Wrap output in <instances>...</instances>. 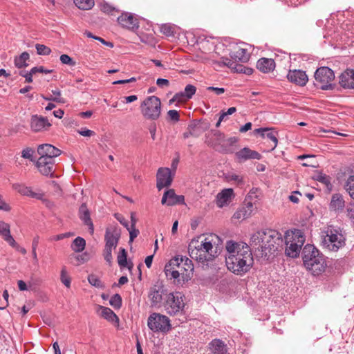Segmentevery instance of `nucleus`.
<instances>
[{
	"label": "nucleus",
	"mask_w": 354,
	"mask_h": 354,
	"mask_svg": "<svg viewBox=\"0 0 354 354\" xmlns=\"http://www.w3.org/2000/svg\"><path fill=\"white\" fill-rule=\"evenodd\" d=\"M225 248V263L227 269L236 275L242 276L253 266L254 259L250 247L245 243L228 241Z\"/></svg>",
	"instance_id": "f257e3e1"
},
{
	"label": "nucleus",
	"mask_w": 354,
	"mask_h": 354,
	"mask_svg": "<svg viewBox=\"0 0 354 354\" xmlns=\"http://www.w3.org/2000/svg\"><path fill=\"white\" fill-rule=\"evenodd\" d=\"M221 239L216 234L199 236L193 239L188 245L190 257L199 263L213 261L221 252Z\"/></svg>",
	"instance_id": "f03ea898"
},
{
	"label": "nucleus",
	"mask_w": 354,
	"mask_h": 354,
	"mask_svg": "<svg viewBox=\"0 0 354 354\" xmlns=\"http://www.w3.org/2000/svg\"><path fill=\"white\" fill-rule=\"evenodd\" d=\"M250 243L257 257L268 260L274 252L282 247L283 238L278 231L267 229L253 234Z\"/></svg>",
	"instance_id": "7ed1b4c3"
},
{
	"label": "nucleus",
	"mask_w": 354,
	"mask_h": 354,
	"mask_svg": "<svg viewBox=\"0 0 354 354\" xmlns=\"http://www.w3.org/2000/svg\"><path fill=\"white\" fill-rule=\"evenodd\" d=\"M192 261L187 257L176 256L165 266L164 272L167 279H174L178 285L189 280L193 274Z\"/></svg>",
	"instance_id": "20e7f679"
},
{
	"label": "nucleus",
	"mask_w": 354,
	"mask_h": 354,
	"mask_svg": "<svg viewBox=\"0 0 354 354\" xmlns=\"http://www.w3.org/2000/svg\"><path fill=\"white\" fill-rule=\"evenodd\" d=\"M301 257L304 266L313 275H319L325 270L326 259L313 245H306L302 250Z\"/></svg>",
	"instance_id": "39448f33"
},
{
	"label": "nucleus",
	"mask_w": 354,
	"mask_h": 354,
	"mask_svg": "<svg viewBox=\"0 0 354 354\" xmlns=\"http://www.w3.org/2000/svg\"><path fill=\"white\" fill-rule=\"evenodd\" d=\"M322 245L330 251L336 252L345 245V236L340 227L328 226L322 232Z\"/></svg>",
	"instance_id": "423d86ee"
},
{
	"label": "nucleus",
	"mask_w": 354,
	"mask_h": 354,
	"mask_svg": "<svg viewBox=\"0 0 354 354\" xmlns=\"http://www.w3.org/2000/svg\"><path fill=\"white\" fill-rule=\"evenodd\" d=\"M304 242L305 237L300 230L286 232L285 235L286 254L292 258L297 257Z\"/></svg>",
	"instance_id": "0eeeda50"
},
{
	"label": "nucleus",
	"mask_w": 354,
	"mask_h": 354,
	"mask_svg": "<svg viewBox=\"0 0 354 354\" xmlns=\"http://www.w3.org/2000/svg\"><path fill=\"white\" fill-rule=\"evenodd\" d=\"M184 295L180 292H168L162 303L165 310L169 315H176L183 311Z\"/></svg>",
	"instance_id": "6e6552de"
},
{
	"label": "nucleus",
	"mask_w": 354,
	"mask_h": 354,
	"mask_svg": "<svg viewBox=\"0 0 354 354\" xmlns=\"http://www.w3.org/2000/svg\"><path fill=\"white\" fill-rule=\"evenodd\" d=\"M141 113L145 118L156 120L161 113L160 100L154 95L147 97L140 105Z\"/></svg>",
	"instance_id": "1a4fd4ad"
},
{
	"label": "nucleus",
	"mask_w": 354,
	"mask_h": 354,
	"mask_svg": "<svg viewBox=\"0 0 354 354\" xmlns=\"http://www.w3.org/2000/svg\"><path fill=\"white\" fill-rule=\"evenodd\" d=\"M315 86L322 90H333L335 85L333 84L335 74L330 68L324 66L317 69L315 73Z\"/></svg>",
	"instance_id": "9d476101"
},
{
	"label": "nucleus",
	"mask_w": 354,
	"mask_h": 354,
	"mask_svg": "<svg viewBox=\"0 0 354 354\" xmlns=\"http://www.w3.org/2000/svg\"><path fill=\"white\" fill-rule=\"evenodd\" d=\"M230 55L232 60L223 57V64L232 69H235L237 72H242V69H239L242 66H239L236 62H247L250 57V53L245 48H238L235 51L232 52Z\"/></svg>",
	"instance_id": "9b49d317"
},
{
	"label": "nucleus",
	"mask_w": 354,
	"mask_h": 354,
	"mask_svg": "<svg viewBox=\"0 0 354 354\" xmlns=\"http://www.w3.org/2000/svg\"><path fill=\"white\" fill-rule=\"evenodd\" d=\"M147 325L150 330L154 332H167L170 330L171 326L169 319L163 315L153 313L147 320Z\"/></svg>",
	"instance_id": "f8f14e48"
},
{
	"label": "nucleus",
	"mask_w": 354,
	"mask_h": 354,
	"mask_svg": "<svg viewBox=\"0 0 354 354\" xmlns=\"http://www.w3.org/2000/svg\"><path fill=\"white\" fill-rule=\"evenodd\" d=\"M168 294L162 285L156 284L151 287L149 291V299L152 306L159 307L164 302V299Z\"/></svg>",
	"instance_id": "ddd939ff"
},
{
	"label": "nucleus",
	"mask_w": 354,
	"mask_h": 354,
	"mask_svg": "<svg viewBox=\"0 0 354 354\" xmlns=\"http://www.w3.org/2000/svg\"><path fill=\"white\" fill-rule=\"evenodd\" d=\"M156 187L158 190L170 186L172 182L170 169L167 167L159 168L156 174Z\"/></svg>",
	"instance_id": "4468645a"
},
{
	"label": "nucleus",
	"mask_w": 354,
	"mask_h": 354,
	"mask_svg": "<svg viewBox=\"0 0 354 354\" xmlns=\"http://www.w3.org/2000/svg\"><path fill=\"white\" fill-rule=\"evenodd\" d=\"M161 203L168 206L185 204V197L183 195H176L174 189H170L165 192Z\"/></svg>",
	"instance_id": "2eb2a0df"
},
{
	"label": "nucleus",
	"mask_w": 354,
	"mask_h": 354,
	"mask_svg": "<svg viewBox=\"0 0 354 354\" xmlns=\"http://www.w3.org/2000/svg\"><path fill=\"white\" fill-rule=\"evenodd\" d=\"M40 157L46 158V160H54L55 157L60 155L61 151L50 144L40 145L37 148Z\"/></svg>",
	"instance_id": "dca6fc26"
},
{
	"label": "nucleus",
	"mask_w": 354,
	"mask_h": 354,
	"mask_svg": "<svg viewBox=\"0 0 354 354\" xmlns=\"http://www.w3.org/2000/svg\"><path fill=\"white\" fill-rule=\"evenodd\" d=\"M55 160H46V158L39 157L36 162V166L39 172L44 176H52L55 171Z\"/></svg>",
	"instance_id": "f3484780"
},
{
	"label": "nucleus",
	"mask_w": 354,
	"mask_h": 354,
	"mask_svg": "<svg viewBox=\"0 0 354 354\" xmlns=\"http://www.w3.org/2000/svg\"><path fill=\"white\" fill-rule=\"evenodd\" d=\"M287 78L290 82L302 86H305L308 80L307 75L301 70H290Z\"/></svg>",
	"instance_id": "a211bd4d"
},
{
	"label": "nucleus",
	"mask_w": 354,
	"mask_h": 354,
	"mask_svg": "<svg viewBox=\"0 0 354 354\" xmlns=\"http://www.w3.org/2000/svg\"><path fill=\"white\" fill-rule=\"evenodd\" d=\"M51 126L47 118L34 115L31 118L30 128L35 132L46 130Z\"/></svg>",
	"instance_id": "6ab92c4d"
},
{
	"label": "nucleus",
	"mask_w": 354,
	"mask_h": 354,
	"mask_svg": "<svg viewBox=\"0 0 354 354\" xmlns=\"http://www.w3.org/2000/svg\"><path fill=\"white\" fill-rule=\"evenodd\" d=\"M251 196L249 195L246 198L244 205L239 209L234 214V217L239 220H244L252 215L254 211V205L251 201H248V198Z\"/></svg>",
	"instance_id": "aec40b11"
},
{
	"label": "nucleus",
	"mask_w": 354,
	"mask_h": 354,
	"mask_svg": "<svg viewBox=\"0 0 354 354\" xmlns=\"http://www.w3.org/2000/svg\"><path fill=\"white\" fill-rule=\"evenodd\" d=\"M118 24L128 29H137L138 28V21L132 14L123 13L118 17Z\"/></svg>",
	"instance_id": "412c9836"
},
{
	"label": "nucleus",
	"mask_w": 354,
	"mask_h": 354,
	"mask_svg": "<svg viewBox=\"0 0 354 354\" xmlns=\"http://www.w3.org/2000/svg\"><path fill=\"white\" fill-rule=\"evenodd\" d=\"M236 158L239 162L245 161L249 159L260 160L261 156L256 151L248 147H244L235 153Z\"/></svg>",
	"instance_id": "4be33fe9"
},
{
	"label": "nucleus",
	"mask_w": 354,
	"mask_h": 354,
	"mask_svg": "<svg viewBox=\"0 0 354 354\" xmlns=\"http://www.w3.org/2000/svg\"><path fill=\"white\" fill-rule=\"evenodd\" d=\"M339 83L344 88H354V70L347 69L339 77Z\"/></svg>",
	"instance_id": "5701e85b"
},
{
	"label": "nucleus",
	"mask_w": 354,
	"mask_h": 354,
	"mask_svg": "<svg viewBox=\"0 0 354 354\" xmlns=\"http://www.w3.org/2000/svg\"><path fill=\"white\" fill-rule=\"evenodd\" d=\"M79 216L84 225L88 226L89 233L93 234L94 232V227L90 216V212L85 203L82 204V205L80 207Z\"/></svg>",
	"instance_id": "b1692460"
},
{
	"label": "nucleus",
	"mask_w": 354,
	"mask_h": 354,
	"mask_svg": "<svg viewBox=\"0 0 354 354\" xmlns=\"http://www.w3.org/2000/svg\"><path fill=\"white\" fill-rule=\"evenodd\" d=\"M234 196L233 189L231 188L224 189L216 196V204L219 207L228 205Z\"/></svg>",
	"instance_id": "393cba45"
},
{
	"label": "nucleus",
	"mask_w": 354,
	"mask_h": 354,
	"mask_svg": "<svg viewBox=\"0 0 354 354\" xmlns=\"http://www.w3.org/2000/svg\"><path fill=\"white\" fill-rule=\"evenodd\" d=\"M12 187L15 190L23 196H26L37 199H41L43 196L42 194L33 192L31 187H27L24 184L15 183L13 184Z\"/></svg>",
	"instance_id": "a878e982"
},
{
	"label": "nucleus",
	"mask_w": 354,
	"mask_h": 354,
	"mask_svg": "<svg viewBox=\"0 0 354 354\" xmlns=\"http://www.w3.org/2000/svg\"><path fill=\"white\" fill-rule=\"evenodd\" d=\"M209 349L213 354H227V344L219 339H214L209 343Z\"/></svg>",
	"instance_id": "bb28decb"
},
{
	"label": "nucleus",
	"mask_w": 354,
	"mask_h": 354,
	"mask_svg": "<svg viewBox=\"0 0 354 354\" xmlns=\"http://www.w3.org/2000/svg\"><path fill=\"white\" fill-rule=\"evenodd\" d=\"M257 68L264 73L272 71L275 68V62L272 59L261 58L257 63Z\"/></svg>",
	"instance_id": "cd10ccee"
},
{
	"label": "nucleus",
	"mask_w": 354,
	"mask_h": 354,
	"mask_svg": "<svg viewBox=\"0 0 354 354\" xmlns=\"http://www.w3.org/2000/svg\"><path fill=\"white\" fill-rule=\"evenodd\" d=\"M345 206V201L342 195L340 194H334L330 200L329 207L330 210L335 212H342Z\"/></svg>",
	"instance_id": "c85d7f7f"
},
{
	"label": "nucleus",
	"mask_w": 354,
	"mask_h": 354,
	"mask_svg": "<svg viewBox=\"0 0 354 354\" xmlns=\"http://www.w3.org/2000/svg\"><path fill=\"white\" fill-rule=\"evenodd\" d=\"M118 263L120 269L127 268L129 271L133 268V263L131 262H127V253L124 248H120V252L117 257Z\"/></svg>",
	"instance_id": "c756f323"
},
{
	"label": "nucleus",
	"mask_w": 354,
	"mask_h": 354,
	"mask_svg": "<svg viewBox=\"0 0 354 354\" xmlns=\"http://www.w3.org/2000/svg\"><path fill=\"white\" fill-rule=\"evenodd\" d=\"M105 241L104 259L107 262L111 263V232L109 228L106 230Z\"/></svg>",
	"instance_id": "7c9ffc66"
},
{
	"label": "nucleus",
	"mask_w": 354,
	"mask_h": 354,
	"mask_svg": "<svg viewBox=\"0 0 354 354\" xmlns=\"http://www.w3.org/2000/svg\"><path fill=\"white\" fill-rule=\"evenodd\" d=\"M277 133L271 131L270 129H267L264 133L262 134L263 138H267L271 141L270 150H273L277 146L278 140L277 138Z\"/></svg>",
	"instance_id": "2f4dec72"
},
{
	"label": "nucleus",
	"mask_w": 354,
	"mask_h": 354,
	"mask_svg": "<svg viewBox=\"0 0 354 354\" xmlns=\"http://www.w3.org/2000/svg\"><path fill=\"white\" fill-rule=\"evenodd\" d=\"M30 55L27 52L22 53L19 57L15 59V65L18 68L26 67V61L29 59Z\"/></svg>",
	"instance_id": "473e14b6"
},
{
	"label": "nucleus",
	"mask_w": 354,
	"mask_h": 354,
	"mask_svg": "<svg viewBox=\"0 0 354 354\" xmlns=\"http://www.w3.org/2000/svg\"><path fill=\"white\" fill-rule=\"evenodd\" d=\"M53 96H44L41 95L43 99L47 101H53L58 103H65V100L62 97L61 91L59 89L52 91Z\"/></svg>",
	"instance_id": "72a5a7b5"
},
{
	"label": "nucleus",
	"mask_w": 354,
	"mask_h": 354,
	"mask_svg": "<svg viewBox=\"0 0 354 354\" xmlns=\"http://www.w3.org/2000/svg\"><path fill=\"white\" fill-rule=\"evenodd\" d=\"M73 1L79 9L83 10L91 9L95 4L94 0H73Z\"/></svg>",
	"instance_id": "f704fd0d"
},
{
	"label": "nucleus",
	"mask_w": 354,
	"mask_h": 354,
	"mask_svg": "<svg viewBox=\"0 0 354 354\" xmlns=\"http://www.w3.org/2000/svg\"><path fill=\"white\" fill-rule=\"evenodd\" d=\"M85 245V240L83 238L78 236L73 240L71 244V248L76 252H80L84 250Z\"/></svg>",
	"instance_id": "c9c22d12"
},
{
	"label": "nucleus",
	"mask_w": 354,
	"mask_h": 354,
	"mask_svg": "<svg viewBox=\"0 0 354 354\" xmlns=\"http://www.w3.org/2000/svg\"><path fill=\"white\" fill-rule=\"evenodd\" d=\"M211 136L214 140V142L208 141V144L211 145L220 144L224 140V134L218 130H212Z\"/></svg>",
	"instance_id": "e433bc0d"
},
{
	"label": "nucleus",
	"mask_w": 354,
	"mask_h": 354,
	"mask_svg": "<svg viewBox=\"0 0 354 354\" xmlns=\"http://www.w3.org/2000/svg\"><path fill=\"white\" fill-rule=\"evenodd\" d=\"M97 314L106 319L108 321H111V309L107 307H104L102 306H97Z\"/></svg>",
	"instance_id": "4c0bfd02"
},
{
	"label": "nucleus",
	"mask_w": 354,
	"mask_h": 354,
	"mask_svg": "<svg viewBox=\"0 0 354 354\" xmlns=\"http://www.w3.org/2000/svg\"><path fill=\"white\" fill-rule=\"evenodd\" d=\"M345 188L350 196L354 199V175L349 176L346 183Z\"/></svg>",
	"instance_id": "58836bf2"
},
{
	"label": "nucleus",
	"mask_w": 354,
	"mask_h": 354,
	"mask_svg": "<svg viewBox=\"0 0 354 354\" xmlns=\"http://www.w3.org/2000/svg\"><path fill=\"white\" fill-rule=\"evenodd\" d=\"M88 281L89 283L97 288H102L103 284L102 282L100 280V279L95 274H89L88 276Z\"/></svg>",
	"instance_id": "ea45409f"
},
{
	"label": "nucleus",
	"mask_w": 354,
	"mask_h": 354,
	"mask_svg": "<svg viewBox=\"0 0 354 354\" xmlns=\"http://www.w3.org/2000/svg\"><path fill=\"white\" fill-rule=\"evenodd\" d=\"M60 280L67 288L71 286V278L67 275L66 267L61 270Z\"/></svg>",
	"instance_id": "a19ab883"
},
{
	"label": "nucleus",
	"mask_w": 354,
	"mask_h": 354,
	"mask_svg": "<svg viewBox=\"0 0 354 354\" xmlns=\"http://www.w3.org/2000/svg\"><path fill=\"white\" fill-rule=\"evenodd\" d=\"M35 48L37 53L40 55H48L51 53L50 48L44 44H37Z\"/></svg>",
	"instance_id": "79ce46f5"
},
{
	"label": "nucleus",
	"mask_w": 354,
	"mask_h": 354,
	"mask_svg": "<svg viewBox=\"0 0 354 354\" xmlns=\"http://www.w3.org/2000/svg\"><path fill=\"white\" fill-rule=\"evenodd\" d=\"M317 180L324 184L328 189H330L332 185L330 183V177L326 174H320L317 175Z\"/></svg>",
	"instance_id": "37998d69"
},
{
	"label": "nucleus",
	"mask_w": 354,
	"mask_h": 354,
	"mask_svg": "<svg viewBox=\"0 0 354 354\" xmlns=\"http://www.w3.org/2000/svg\"><path fill=\"white\" fill-rule=\"evenodd\" d=\"M196 91V88L192 84H187L184 90V94L185 95V97L187 99H190L193 97V95L195 94Z\"/></svg>",
	"instance_id": "c03bdc74"
},
{
	"label": "nucleus",
	"mask_w": 354,
	"mask_h": 354,
	"mask_svg": "<svg viewBox=\"0 0 354 354\" xmlns=\"http://www.w3.org/2000/svg\"><path fill=\"white\" fill-rule=\"evenodd\" d=\"M122 306V297L119 294L112 296V307L115 309H120Z\"/></svg>",
	"instance_id": "a18cd8bd"
},
{
	"label": "nucleus",
	"mask_w": 354,
	"mask_h": 354,
	"mask_svg": "<svg viewBox=\"0 0 354 354\" xmlns=\"http://www.w3.org/2000/svg\"><path fill=\"white\" fill-rule=\"evenodd\" d=\"M167 120L171 122H177L180 120V115L176 110H169L167 112Z\"/></svg>",
	"instance_id": "49530a36"
},
{
	"label": "nucleus",
	"mask_w": 354,
	"mask_h": 354,
	"mask_svg": "<svg viewBox=\"0 0 354 354\" xmlns=\"http://www.w3.org/2000/svg\"><path fill=\"white\" fill-rule=\"evenodd\" d=\"M10 232L9 224L0 221V235L3 237V239Z\"/></svg>",
	"instance_id": "de8ad7c7"
},
{
	"label": "nucleus",
	"mask_w": 354,
	"mask_h": 354,
	"mask_svg": "<svg viewBox=\"0 0 354 354\" xmlns=\"http://www.w3.org/2000/svg\"><path fill=\"white\" fill-rule=\"evenodd\" d=\"M160 31L166 36H171L174 35V28L168 24H164L160 27Z\"/></svg>",
	"instance_id": "09e8293b"
},
{
	"label": "nucleus",
	"mask_w": 354,
	"mask_h": 354,
	"mask_svg": "<svg viewBox=\"0 0 354 354\" xmlns=\"http://www.w3.org/2000/svg\"><path fill=\"white\" fill-rule=\"evenodd\" d=\"M3 239L12 248H19V245L17 244V243L15 241L14 238L10 234V232L6 234Z\"/></svg>",
	"instance_id": "8fccbe9b"
},
{
	"label": "nucleus",
	"mask_w": 354,
	"mask_h": 354,
	"mask_svg": "<svg viewBox=\"0 0 354 354\" xmlns=\"http://www.w3.org/2000/svg\"><path fill=\"white\" fill-rule=\"evenodd\" d=\"M3 239L12 248H19V245L17 244V243L15 241L14 238L10 234V232L6 234Z\"/></svg>",
	"instance_id": "3c124183"
},
{
	"label": "nucleus",
	"mask_w": 354,
	"mask_h": 354,
	"mask_svg": "<svg viewBox=\"0 0 354 354\" xmlns=\"http://www.w3.org/2000/svg\"><path fill=\"white\" fill-rule=\"evenodd\" d=\"M35 151L30 147H27L24 149L21 152V157L26 159H29L31 161H32V155L34 153Z\"/></svg>",
	"instance_id": "603ef678"
},
{
	"label": "nucleus",
	"mask_w": 354,
	"mask_h": 354,
	"mask_svg": "<svg viewBox=\"0 0 354 354\" xmlns=\"http://www.w3.org/2000/svg\"><path fill=\"white\" fill-rule=\"evenodd\" d=\"M60 61L64 64H67L68 66H74L75 62L73 60V59L69 57L68 55H62L60 56Z\"/></svg>",
	"instance_id": "864d4df0"
},
{
	"label": "nucleus",
	"mask_w": 354,
	"mask_h": 354,
	"mask_svg": "<svg viewBox=\"0 0 354 354\" xmlns=\"http://www.w3.org/2000/svg\"><path fill=\"white\" fill-rule=\"evenodd\" d=\"M129 232L130 241H133L135 238L139 234V230L136 227H127Z\"/></svg>",
	"instance_id": "5fc2aeb1"
},
{
	"label": "nucleus",
	"mask_w": 354,
	"mask_h": 354,
	"mask_svg": "<svg viewBox=\"0 0 354 354\" xmlns=\"http://www.w3.org/2000/svg\"><path fill=\"white\" fill-rule=\"evenodd\" d=\"M34 73H32V70L29 72L21 71L19 72V75L26 78V82L31 83L32 82V75Z\"/></svg>",
	"instance_id": "6e6d98bb"
},
{
	"label": "nucleus",
	"mask_w": 354,
	"mask_h": 354,
	"mask_svg": "<svg viewBox=\"0 0 354 354\" xmlns=\"http://www.w3.org/2000/svg\"><path fill=\"white\" fill-rule=\"evenodd\" d=\"M77 133L82 136L85 137H91L93 136L95 133L93 131L87 129L86 128H82L77 130Z\"/></svg>",
	"instance_id": "4d7b16f0"
},
{
	"label": "nucleus",
	"mask_w": 354,
	"mask_h": 354,
	"mask_svg": "<svg viewBox=\"0 0 354 354\" xmlns=\"http://www.w3.org/2000/svg\"><path fill=\"white\" fill-rule=\"evenodd\" d=\"M346 213L347 216L354 223V203L347 206Z\"/></svg>",
	"instance_id": "13d9d810"
},
{
	"label": "nucleus",
	"mask_w": 354,
	"mask_h": 354,
	"mask_svg": "<svg viewBox=\"0 0 354 354\" xmlns=\"http://www.w3.org/2000/svg\"><path fill=\"white\" fill-rule=\"evenodd\" d=\"M32 73H51L53 71L46 69L44 66H36L31 68Z\"/></svg>",
	"instance_id": "bf43d9fd"
},
{
	"label": "nucleus",
	"mask_w": 354,
	"mask_h": 354,
	"mask_svg": "<svg viewBox=\"0 0 354 354\" xmlns=\"http://www.w3.org/2000/svg\"><path fill=\"white\" fill-rule=\"evenodd\" d=\"M207 90L209 91L214 92L216 95H222L225 93V88H218V87H214V86H208L207 88Z\"/></svg>",
	"instance_id": "052dcab7"
},
{
	"label": "nucleus",
	"mask_w": 354,
	"mask_h": 354,
	"mask_svg": "<svg viewBox=\"0 0 354 354\" xmlns=\"http://www.w3.org/2000/svg\"><path fill=\"white\" fill-rule=\"evenodd\" d=\"M114 216L126 228L129 227L128 221L125 219V218L122 215H121L120 214H115Z\"/></svg>",
	"instance_id": "680f3d73"
},
{
	"label": "nucleus",
	"mask_w": 354,
	"mask_h": 354,
	"mask_svg": "<svg viewBox=\"0 0 354 354\" xmlns=\"http://www.w3.org/2000/svg\"><path fill=\"white\" fill-rule=\"evenodd\" d=\"M136 79L134 77H131L130 79L127 80H113L112 81V84H127L128 83L135 82Z\"/></svg>",
	"instance_id": "e2e57ef3"
},
{
	"label": "nucleus",
	"mask_w": 354,
	"mask_h": 354,
	"mask_svg": "<svg viewBox=\"0 0 354 354\" xmlns=\"http://www.w3.org/2000/svg\"><path fill=\"white\" fill-rule=\"evenodd\" d=\"M10 209V205L3 200L2 196L0 194V210L8 212Z\"/></svg>",
	"instance_id": "0e129e2a"
},
{
	"label": "nucleus",
	"mask_w": 354,
	"mask_h": 354,
	"mask_svg": "<svg viewBox=\"0 0 354 354\" xmlns=\"http://www.w3.org/2000/svg\"><path fill=\"white\" fill-rule=\"evenodd\" d=\"M156 84H157V85L159 87H162H162H165V86H168L169 85V82L167 79L158 78L156 80Z\"/></svg>",
	"instance_id": "69168bd1"
},
{
	"label": "nucleus",
	"mask_w": 354,
	"mask_h": 354,
	"mask_svg": "<svg viewBox=\"0 0 354 354\" xmlns=\"http://www.w3.org/2000/svg\"><path fill=\"white\" fill-rule=\"evenodd\" d=\"M174 96L177 99V102H183L185 101L186 100H188L187 97H185V95L183 91L176 93L174 95Z\"/></svg>",
	"instance_id": "338daca9"
},
{
	"label": "nucleus",
	"mask_w": 354,
	"mask_h": 354,
	"mask_svg": "<svg viewBox=\"0 0 354 354\" xmlns=\"http://www.w3.org/2000/svg\"><path fill=\"white\" fill-rule=\"evenodd\" d=\"M75 258L79 263H82L87 261V255L86 254L75 255Z\"/></svg>",
	"instance_id": "774afa93"
}]
</instances>
